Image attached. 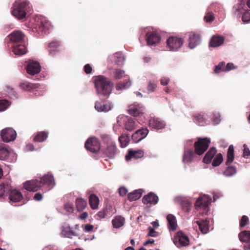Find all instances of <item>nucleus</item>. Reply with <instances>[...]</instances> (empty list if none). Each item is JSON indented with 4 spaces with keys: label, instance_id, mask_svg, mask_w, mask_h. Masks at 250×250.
<instances>
[{
    "label": "nucleus",
    "instance_id": "obj_1",
    "mask_svg": "<svg viewBox=\"0 0 250 250\" xmlns=\"http://www.w3.org/2000/svg\"><path fill=\"white\" fill-rule=\"evenodd\" d=\"M93 79L98 95L100 96L108 97L113 87V84L111 82L103 76L94 77Z\"/></svg>",
    "mask_w": 250,
    "mask_h": 250
},
{
    "label": "nucleus",
    "instance_id": "obj_2",
    "mask_svg": "<svg viewBox=\"0 0 250 250\" xmlns=\"http://www.w3.org/2000/svg\"><path fill=\"white\" fill-rule=\"evenodd\" d=\"M31 10L30 4L26 0H17L12 11V15L19 20L26 17L27 13Z\"/></svg>",
    "mask_w": 250,
    "mask_h": 250
},
{
    "label": "nucleus",
    "instance_id": "obj_3",
    "mask_svg": "<svg viewBox=\"0 0 250 250\" xmlns=\"http://www.w3.org/2000/svg\"><path fill=\"white\" fill-rule=\"evenodd\" d=\"M210 140L208 138H199L194 144L195 153L201 155L205 153L208 147Z\"/></svg>",
    "mask_w": 250,
    "mask_h": 250
},
{
    "label": "nucleus",
    "instance_id": "obj_4",
    "mask_svg": "<svg viewBox=\"0 0 250 250\" xmlns=\"http://www.w3.org/2000/svg\"><path fill=\"white\" fill-rule=\"evenodd\" d=\"M244 2H240L233 7L234 13L237 16L243 15L242 17V21L245 23L250 22V10L245 9Z\"/></svg>",
    "mask_w": 250,
    "mask_h": 250
},
{
    "label": "nucleus",
    "instance_id": "obj_5",
    "mask_svg": "<svg viewBox=\"0 0 250 250\" xmlns=\"http://www.w3.org/2000/svg\"><path fill=\"white\" fill-rule=\"evenodd\" d=\"M85 148L94 153L98 152L101 148L100 141L95 137H91L88 138L85 143Z\"/></svg>",
    "mask_w": 250,
    "mask_h": 250
},
{
    "label": "nucleus",
    "instance_id": "obj_6",
    "mask_svg": "<svg viewBox=\"0 0 250 250\" xmlns=\"http://www.w3.org/2000/svg\"><path fill=\"white\" fill-rule=\"evenodd\" d=\"M173 242L178 248L188 245L189 240L188 236L182 231H178L173 238Z\"/></svg>",
    "mask_w": 250,
    "mask_h": 250
},
{
    "label": "nucleus",
    "instance_id": "obj_7",
    "mask_svg": "<svg viewBox=\"0 0 250 250\" xmlns=\"http://www.w3.org/2000/svg\"><path fill=\"white\" fill-rule=\"evenodd\" d=\"M183 43V39L177 37H170L167 41V47L170 51L177 50Z\"/></svg>",
    "mask_w": 250,
    "mask_h": 250
},
{
    "label": "nucleus",
    "instance_id": "obj_8",
    "mask_svg": "<svg viewBox=\"0 0 250 250\" xmlns=\"http://www.w3.org/2000/svg\"><path fill=\"white\" fill-rule=\"evenodd\" d=\"M0 135L3 141L8 143L15 140L17 133L13 128L7 127L1 130Z\"/></svg>",
    "mask_w": 250,
    "mask_h": 250
},
{
    "label": "nucleus",
    "instance_id": "obj_9",
    "mask_svg": "<svg viewBox=\"0 0 250 250\" xmlns=\"http://www.w3.org/2000/svg\"><path fill=\"white\" fill-rule=\"evenodd\" d=\"M211 201V197L208 195L200 196L195 203V207L196 209H199L201 208L206 209L210 204Z\"/></svg>",
    "mask_w": 250,
    "mask_h": 250
},
{
    "label": "nucleus",
    "instance_id": "obj_10",
    "mask_svg": "<svg viewBox=\"0 0 250 250\" xmlns=\"http://www.w3.org/2000/svg\"><path fill=\"white\" fill-rule=\"evenodd\" d=\"M118 153V149L114 142H109L103 151V154L110 159L114 158Z\"/></svg>",
    "mask_w": 250,
    "mask_h": 250
},
{
    "label": "nucleus",
    "instance_id": "obj_11",
    "mask_svg": "<svg viewBox=\"0 0 250 250\" xmlns=\"http://www.w3.org/2000/svg\"><path fill=\"white\" fill-rule=\"evenodd\" d=\"M146 42L148 45H156L159 43L161 40V36L156 31H150L146 35Z\"/></svg>",
    "mask_w": 250,
    "mask_h": 250
},
{
    "label": "nucleus",
    "instance_id": "obj_12",
    "mask_svg": "<svg viewBox=\"0 0 250 250\" xmlns=\"http://www.w3.org/2000/svg\"><path fill=\"white\" fill-rule=\"evenodd\" d=\"M149 126L155 129H161L165 128V124L161 119L155 116H150L149 121Z\"/></svg>",
    "mask_w": 250,
    "mask_h": 250
},
{
    "label": "nucleus",
    "instance_id": "obj_13",
    "mask_svg": "<svg viewBox=\"0 0 250 250\" xmlns=\"http://www.w3.org/2000/svg\"><path fill=\"white\" fill-rule=\"evenodd\" d=\"M148 130L146 128H142L135 131L132 135V140L134 143H138L144 139L148 133Z\"/></svg>",
    "mask_w": 250,
    "mask_h": 250
},
{
    "label": "nucleus",
    "instance_id": "obj_14",
    "mask_svg": "<svg viewBox=\"0 0 250 250\" xmlns=\"http://www.w3.org/2000/svg\"><path fill=\"white\" fill-rule=\"evenodd\" d=\"M41 187L40 181L36 179L26 181L24 184V188L29 191H36L40 189Z\"/></svg>",
    "mask_w": 250,
    "mask_h": 250
},
{
    "label": "nucleus",
    "instance_id": "obj_15",
    "mask_svg": "<svg viewBox=\"0 0 250 250\" xmlns=\"http://www.w3.org/2000/svg\"><path fill=\"white\" fill-rule=\"evenodd\" d=\"M158 197L154 193L150 192L145 195L142 199L144 204L156 205L158 202Z\"/></svg>",
    "mask_w": 250,
    "mask_h": 250
},
{
    "label": "nucleus",
    "instance_id": "obj_16",
    "mask_svg": "<svg viewBox=\"0 0 250 250\" xmlns=\"http://www.w3.org/2000/svg\"><path fill=\"white\" fill-rule=\"evenodd\" d=\"M26 70L28 74L34 75L40 72L41 66L38 62H32L27 65Z\"/></svg>",
    "mask_w": 250,
    "mask_h": 250
},
{
    "label": "nucleus",
    "instance_id": "obj_17",
    "mask_svg": "<svg viewBox=\"0 0 250 250\" xmlns=\"http://www.w3.org/2000/svg\"><path fill=\"white\" fill-rule=\"evenodd\" d=\"M38 24L39 26V30L44 33L50 28L51 24L49 21L44 17H41L38 20Z\"/></svg>",
    "mask_w": 250,
    "mask_h": 250
},
{
    "label": "nucleus",
    "instance_id": "obj_18",
    "mask_svg": "<svg viewBox=\"0 0 250 250\" xmlns=\"http://www.w3.org/2000/svg\"><path fill=\"white\" fill-rule=\"evenodd\" d=\"M95 108L98 112H107L111 109V105L106 102L97 101L95 103Z\"/></svg>",
    "mask_w": 250,
    "mask_h": 250
},
{
    "label": "nucleus",
    "instance_id": "obj_19",
    "mask_svg": "<svg viewBox=\"0 0 250 250\" xmlns=\"http://www.w3.org/2000/svg\"><path fill=\"white\" fill-rule=\"evenodd\" d=\"M144 155V152L142 150H133L131 149H129L128 154L125 156V160L128 161L131 158L139 159L143 157Z\"/></svg>",
    "mask_w": 250,
    "mask_h": 250
},
{
    "label": "nucleus",
    "instance_id": "obj_20",
    "mask_svg": "<svg viewBox=\"0 0 250 250\" xmlns=\"http://www.w3.org/2000/svg\"><path fill=\"white\" fill-rule=\"evenodd\" d=\"M200 42L201 37L199 34L193 32L190 33L188 46L191 49L196 47L200 43Z\"/></svg>",
    "mask_w": 250,
    "mask_h": 250
},
{
    "label": "nucleus",
    "instance_id": "obj_21",
    "mask_svg": "<svg viewBox=\"0 0 250 250\" xmlns=\"http://www.w3.org/2000/svg\"><path fill=\"white\" fill-rule=\"evenodd\" d=\"M24 35L21 31H16L9 35L10 40L14 43H22Z\"/></svg>",
    "mask_w": 250,
    "mask_h": 250
},
{
    "label": "nucleus",
    "instance_id": "obj_22",
    "mask_svg": "<svg viewBox=\"0 0 250 250\" xmlns=\"http://www.w3.org/2000/svg\"><path fill=\"white\" fill-rule=\"evenodd\" d=\"M39 181L41 185H46L48 186H51L52 187L55 184L54 177L52 174L50 173L44 175L41 179V180Z\"/></svg>",
    "mask_w": 250,
    "mask_h": 250
},
{
    "label": "nucleus",
    "instance_id": "obj_23",
    "mask_svg": "<svg viewBox=\"0 0 250 250\" xmlns=\"http://www.w3.org/2000/svg\"><path fill=\"white\" fill-rule=\"evenodd\" d=\"M11 155H14L16 157V154L8 150L5 145L0 146V160H7L8 156Z\"/></svg>",
    "mask_w": 250,
    "mask_h": 250
},
{
    "label": "nucleus",
    "instance_id": "obj_24",
    "mask_svg": "<svg viewBox=\"0 0 250 250\" xmlns=\"http://www.w3.org/2000/svg\"><path fill=\"white\" fill-rule=\"evenodd\" d=\"M224 42V38L220 36L214 35L213 36L210 42L209 46L211 47H217L221 45Z\"/></svg>",
    "mask_w": 250,
    "mask_h": 250
},
{
    "label": "nucleus",
    "instance_id": "obj_25",
    "mask_svg": "<svg viewBox=\"0 0 250 250\" xmlns=\"http://www.w3.org/2000/svg\"><path fill=\"white\" fill-rule=\"evenodd\" d=\"M9 198L11 202H18L22 199V195L19 190L13 189L11 190Z\"/></svg>",
    "mask_w": 250,
    "mask_h": 250
},
{
    "label": "nucleus",
    "instance_id": "obj_26",
    "mask_svg": "<svg viewBox=\"0 0 250 250\" xmlns=\"http://www.w3.org/2000/svg\"><path fill=\"white\" fill-rule=\"evenodd\" d=\"M217 153V149L214 147H211L206 153L203 159V162L206 164H209L211 162V160Z\"/></svg>",
    "mask_w": 250,
    "mask_h": 250
},
{
    "label": "nucleus",
    "instance_id": "obj_27",
    "mask_svg": "<svg viewBox=\"0 0 250 250\" xmlns=\"http://www.w3.org/2000/svg\"><path fill=\"white\" fill-rule=\"evenodd\" d=\"M196 224L198 225L200 230L204 234H206L209 230V220L207 219L201 221H197Z\"/></svg>",
    "mask_w": 250,
    "mask_h": 250
},
{
    "label": "nucleus",
    "instance_id": "obj_28",
    "mask_svg": "<svg viewBox=\"0 0 250 250\" xmlns=\"http://www.w3.org/2000/svg\"><path fill=\"white\" fill-rule=\"evenodd\" d=\"M167 219L168 222V228L171 230H175L177 228V221L175 217L171 214H168L167 217Z\"/></svg>",
    "mask_w": 250,
    "mask_h": 250
},
{
    "label": "nucleus",
    "instance_id": "obj_29",
    "mask_svg": "<svg viewBox=\"0 0 250 250\" xmlns=\"http://www.w3.org/2000/svg\"><path fill=\"white\" fill-rule=\"evenodd\" d=\"M89 204L92 209H97L99 204V199L94 194H91L89 197Z\"/></svg>",
    "mask_w": 250,
    "mask_h": 250
},
{
    "label": "nucleus",
    "instance_id": "obj_30",
    "mask_svg": "<svg viewBox=\"0 0 250 250\" xmlns=\"http://www.w3.org/2000/svg\"><path fill=\"white\" fill-rule=\"evenodd\" d=\"M13 51L15 55H22L26 53L27 48L25 44L21 43L20 44L14 45Z\"/></svg>",
    "mask_w": 250,
    "mask_h": 250
},
{
    "label": "nucleus",
    "instance_id": "obj_31",
    "mask_svg": "<svg viewBox=\"0 0 250 250\" xmlns=\"http://www.w3.org/2000/svg\"><path fill=\"white\" fill-rule=\"evenodd\" d=\"M125 219L121 216H117L112 220V224L114 228L118 229L123 226Z\"/></svg>",
    "mask_w": 250,
    "mask_h": 250
},
{
    "label": "nucleus",
    "instance_id": "obj_32",
    "mask_svg": "<svg viewBox=\"0 0 250 250\" xmlns=\"http://www.w3.org/2000/svg\"><path fill=\"white\" fill-rule=\"evenodd\" d=\"M59 43L57 42H52L48 45V51L51 56H55L59 52Z\"/></svg>",
    "mask_w": 250,
    "mask_h": 250
},
{
    "label": "nucleus",
    "instance_id": "obj_33",
    "mask_svg": "<svg viewBox=\"0 0 250 250\" xmlns=\"http://www.w3.org/2000/svg\"><path fill=\"white\" fill-rule=\"evenodd\" d=\"M142 189L135 190L128 194V199L130 201H136L142 196Z\"/></svg>",
    "mask_w": 250,
    "mask_h": 250
},
{
    "label": "nucleus",
    "instance_id": "obj_34",
    "mask_svg": "<svg viewBox=\"0 0 250 250\" xmlns=\"http://www.w3.org/2000/svg\"><path fill=\"white\" fill-rule=\"evenodd\" d=\"M239 238L243 243H250V230H244L239 234Z\"/></svg>",
    "mask_w": 250,
    "mask_h": 250
},
{
    "label": "nucleus",
    "instance_id": "obj_35",
    "mask_svg": "<svg viewBox=\"0 0 250 250\" xmlns=\"http://www.w3.org/2000/svg\"><path fill=\"white\" fill-rule=\"evenodd\" d=\"M194 153L191 149H189L185 151L183 155V161L184 163H189L191 162L194 157Z\"/></svg>",
    "mask_w": 250,
    "mask_h": 250
},
{
    "label": "nucleus",
    "instance_id": "obj_36",
    "mask_svg": "<svg viewBox=\"0 0 250 250\" xmlns=\"http://www.w3.org/2000/svg\"><path fill=\"white\" fill-rule=\"evenodd\" d=\"M234 160V147L232 145H230L227 152V159L226 162V165H230Z\"/></svg>",
    "mask_w": 250,
    "mask_h": 250
},
{
    "label": "nucleus",
    "instance_id": "obj_37",
    "mask_svg": "<svg viewBox=\"0 0 250 250\" xmlns=\"http://www.w3.org/2000/svg\"><path fill=\"white\" fill-rule=\"evenodd\" d=\"M226 166L227 167L223 172V174L224 176L227 177H230L236 174L237 172V169L235 167L229 165Z\"/></svg>",
    "mask_w": 250,
    "mask_h": 250
},
{
    "label": "nucleus",
    "instance_id": "obj_38",
    "mask_svg": "<svg viewBox=\"0 0 250 250\" xmlns=\"http://www.w3.org/2000/svg\"><path fill=\"white\" fill-rule=\"evenodd\" d=\"M193 121L200 125H203L205 123V116L203 113H197L193 115Z\"/></svg>",
    "mask_w": 250,
    "mask_h": 250
},
{
    "label": "nucleus",
    "instance_id": "obj_39",
    "mask_svg": "<svg viewBox=\"0 0 250 250\" xmlns=\"http://www.w3.org/2000/svg\"><path fill=\"white\" fill-rule=\"evenodd\" d=\"M135 126L136 125L134 120L131 118H127L125 124V129L131 131L135 128Z\"/></svg>",
    "mask_w": 250,
    "mask_h": 250
},
{
    "label": "nucleus",
    "instance_id": "obj_40",
    "mask_svg": "<svg viewBox=\"0 0 250 250\" xmlns=\"http://www.w3.org/2000/svg\"><path fill=\"white\" fill-rule=\"evenodd\" d=\"M128 111L129 114L135 117L139 116L142 113L141 109L135 105H130Z\"/></svg>",
    "mask_w": 250,
    "mask_h": 250
},
{
    "label": "nucleus",
    "instance_id": "obj_41",
    "mask_svg": "<svg viewBox=\"0 0 250 250\" xmlns=\"http://www.w3.org/2000/svg\"><path fill=\"white\" fill-rule=\"evenodd\" d=\"M62 234L68 238H70L72 236L76 235L75 233L71 230L69 227L63 228L62 231Z\"/></svg>",
    "mask_w": 250,
    "mask_h": 250
},
{
    "label": "nucleus",
    "instance_id": "obj_42",
    "mask_svg": "<svg viewBox=\"0 0 250 250\" xmlns=\"http://www.w3.org/2000/svg\"><path fill=\"white\" fill-rule=\"evenodd\" d=\"M131 85V82L130 80H125L123 82H121L117 84L116 89H126Z\"/></svg>",
    "mask_w": 250,
    "mask_h": 250
},
{
    "label": "nucleus",
    "instance_id": "obj_43",
    "mask_svg": "<svg viewBox=\"0 0 250 250\" xmlns=\"http://www.w3.org/2000/svg\"><path fill=\"white\" fill-rule=\"evenodd\" d=\"M48 136L47 133L42 131L39 133L34 138V140L36 142H43L46 139Z\"/></svg>",
    "mask_w": 250,
    "mask_h": 250
},
{
    "label": "nucleus",
    "instance_id": "obj_44",
    "mask_svg": "<svg viewBox=\"0 0 250 250\" xmlns=\"http://www.w3.org/2000/svg\"><path fill=\"white\" fill-rule=\"evenodd\" d=\"M119 140L122 147H126L129 144L130 139L128 135H122L119 138Z\"/></svg>",
    "mask_w": 250,
    "mask_h": 250
},
{
    "label": "nucleus",
    "instance_id": "obj_45",
    "mask_svg": "<svg viewBox=\"0 0 250 250\" xmlns=\"http://www.w3.org/2000/svg\"><path fill=\"white\" fill-rule=\"evenodd\" d=\"M223 160V156L221 153H218L216 155L213 162L212 165L213 167H217L221 164Z\"/></svg>",
    "mask_w": 250,
    "mask_h": 250
},
{
    "label": "nucleus",
    "instance_id": "obj_46",
    "mask_svg": "<svg viewBox=\"0 0 250 250\" xmlns=\"http://www.w3.org/2000/svg\"><path fill=\"white\" fill-rule=\"evenodd\" d=\"M113 73L116 79H120L125 76V71L121 69H114Z\"/></svg>",
    "mask_w": 250,
    "mask_h": 250
},
{
    "label": "nucleus",
    "instance_id": "obj_47",
    "mask_svg": "<svg viewBox=\"0 0 250 250\" xmlns=\"http://www.w3.org/2000/svg\"><path fill=\"white\" fill-rule=\"evenodd\" d=\"M181 207L182 208V209L187 212H188L191 209V203L190 202H189L188 201H182L181 202Z\"/></svg>",
    "mask_w": 250,
    "mask_h": 250
},
{
    "label": "nucleus",
    "instance_id": "obj_48",
    "mask_svg": "<svg viewBox=\"0 0 250 250\" xmlns=\"http://www.w3.org/2000/svg\"><path fill=\"white\" fill-rule=\"evenodd\" d=\"M225 68V62H220L217 65L215 66L214 70L215 73H219L221 71H225L224 69Z\"/></svg>",
    "mask_w": 250,
    "mask_h": 250
},
{
    "label": "nucleus",
    "instance_id": "obj_49",
    "mask_svg": "<svg viewBox=\"0 0 250 250\" xmlns=\"http://www.w3.org/2000/svg\"><path fill=\"white\" fill-rule=\"evenodd\" d=\"M106 216V209H104L99 211L95 216V217L97 220H101L104 219Z\"/></svg>",
    "mask_w": 250,
    "mask_h": 250
},
{
    "label": "nucleus",
    "instance_id": "obj_50",
    "mask_svg": "<svg viewBox=\"0 0 250 250\" xmlns=\"http://www.w3.org/2000/svg\"><path fill=\"white\" fill-rule=\"evenodd\" d=\"M249 223V217L246 215H243L240 221V227L243 228L247 225Z\"/></svg>",
    "mask_w": 250,
    "mask_h": 250
},
{
    "label": "nucleus",
    "instance_id": "obj_51",
    "mask_svg": "<svg viewBox=\"0 0 250 250\" xmlns=\"http://www.w3.org/2000/svg\"><path fill=\"white\" fill-rule=\"evenodd\" d=\"M214 20V14L212 12H208L204 17V20L207 22H211Z\"/></svg>",
    "mask_w": 250,
    "mask_h": 250
},
{
    "label": "nucleus",
    "instance_id": "obj_52",
    "mask_svg": "<svg viewBox=\"0 0 250 250\" xmlns=\"http://www.w3.org/2000/svg\"><path fill=\"white\" fill-rule=\"evenodd\" d=\"M20 86L22 88L27 90H30L35 87V85L33 84L28 82H25L21 83Z\"/></svg>",
    "mask_w": 250,
    "mask_h": 250
},
{
    "label": "nucleus",
    "instance_id": "obj_53",
    "mask_svg": "<svg viewBox=\"0 0 250 250\" xmlns=\"http://www.w3.org/2000/svg\"><path fill=\"white\" fill-rule=\"evenodd\" d=\"M157 87V84L154 82L149 81L147 84V90L148 92H154Z\"/></svg>",
    "mask_w": 250,
    "mask_h": 250
},
{
    "label": "nucleus",
    "instance_id": "obj_54",
    "mask_svg": "<svg viewBox=\"0 0 250 250\" xmlns=\"http://www.w3.org/2000/svg\"><path fill=\"white\" fill-rule=\"evenodd\" d=\"M10 105L8 101L3 100L0 101V111H3Z\"/></svg>",
    "mask_w": 250,
    "mask_h": 250
},
{
    "label": "nucleus",
    "instance_id": "obj_55",
    "mask_svg": "<svg viewBox=\"0 0 250 250\" xmlns=\"http://www.w3.org/2000/svg\"><path fill=\"white\" fill-rule=\"evenodd\" d=\"M82 227L83 229V230L85 232H90L93 231L94 229V226L90 224H85L83 225Z\"/></svg>",
    "mask_w": 250,
    "mask_h": 250
},
{
    "label": "nucleus",
    "instance_id": "obj_56",
    "mask_svg": "<svg viewBox=\"0 0 250 250\" xmlns=\"http://www.w3.org/2000/svg\"><path fill=\"white\" fill-rule=\"evenodd\" d=\"M87 206V202L82 198H79V210L83 209Z\"/></svg>",
    "mask_w": 250,
    "mask_h": 250
},
{
    "label": "nucleus",
    "instance_id": "obj_57",
    "mask_svg": "<svg viewBox=\"0 0 250 250\" xmlns=\"http://www.w3.org/2000/svg\"><path fill=\"white\" fill-rule=\"evenodd\" d=\"M243 147L244 150L243 156L245 158H248V157L250 156V150L246 145H244Z\"/></svg>",
    "mask_w": 250,
    "mask_h": 250
},
{
    "label": "nucleus",
    "instance_id": "obj_58",
    "mask_svg": "<svg viewBox=\"0 0 250 250\" xmlns=\"http://www.w3.org/2000/svg\"><path fill=\"white\" fill-rule=\"evenodd\" d=\"M64 208L66 211L69 213L72 212L74 210L73 205L70 203H67L65 205Z\"/></svg>",
    "mask_w": 250,
    "mask_h": 250
},
{
    "label": "nucleus",
    "instance_id": "obj_59",
    "mask_svg": "<svg viewBox=\"0 0 250 250\" xmlns=\"http://www.w3.org/2000/svg\"><path fill=\"white\" fill-rule=\"evenodd\" d=\"M234 68V66L233 63L229 62L227 63V65L225 66V68L224 69L225 72L229 71Z\"/></svg>",
    "mask_w": 250,
    "mask_h": 250
},
{
    "label": "nucleus",
    "instance_id": "obj_60",
    "mask_svg": "<svg viewBox=\"0 0 250 250\" xmlns=\"http://www.w3.org/2000/svg\"><path fill=\"white\" fill-rule=\"evenodd\" d=\"M84 72L86 74H88L91 73L92 68L89 64H86L84 67Z\"/></svg>",
    "mask_w": 250,
    "mask_h": 250
},
{
    "label": "nucleus",
    "instance_id": "obj_61",
    "mask_svg": "<svg viewBox=\"0 0 250 250\" xmlns=\"http://www.w3.org/2000/svg\"><path fill=\"white\" fill-rule=\"evenodd\" d=\"M127 192V190L125 188H124V187L121 188L119 189V193L121 196H125V195H126Z\"/></svg>",
    "mask_w": 250,
    "mask_h": 250
},
{
    "label": "nucleus",
    "instance_id": "obj_62",
    "mask_svg": "<svg viewBox=\"0 0 250 250\" xmlns=\"http://www.w3.org/2000/svg\"><path fill=\"white\" fill-rule=\"evenodd\" d=\"M88 216V214L87 212H83L79 214V219L82 220H84L86 219Z\"/></svg>",
    "mask_w": 250,
    "mask_h": 250
},
{
    "label": "nucleus",
    "instance_id": "obj_63",
    "mask_svg": "<svg viewBox=\"0 0 250 250\" xmlns=\"http://www.w3.org/2000/svg\"><path fill=\"white\" fill-rule=\"evenodd\" d=\"M43 196L40 192L36 193L34 197V199L38 201H41L42 199Z\"/></svg>",
    "mask_w": 250,
    "mask_h": 250
},
{
    "label": "nucleus",
    "instance_id": "obj_64",
    "mask_svg": "<svg viewBox=\"0 0 250 250\" xmlns=\"http://www.w3.org/2000/svg\"><path fill=\"white\" fill-rule=\"evenodd\" d=\"M169 82V79L167 78L164 77L161 80V83L163 85H167Z\"/></svg>",
    "mask_w": 250,
    "mask_h": 250
}]
</instances>
